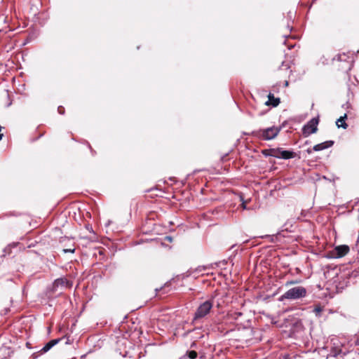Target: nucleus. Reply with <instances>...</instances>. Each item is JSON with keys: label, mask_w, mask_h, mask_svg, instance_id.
<instances>
[{"label": "nucleus", "mask_w": 359, "mask_h": 359, "mask_svg": "<svg viewBox=\"0 0 359 359\" xmlns=\"http://www.w3.org/2000/svg\"><path fill=\"white\" fill-rule=\"evenodd\" d=\"M306 294V290L302 286L292 287L285 292L280 297V300L283 299H297L304 297Z\"/></svg>", "instance_id": "obj_1"}, {"label": "nucleus", "mask_w": 359, "mask_h": 359, "mask_svg": "<svg viewBox=\"0 0 359 359\" xmlns=\"http://www.w3.org/2000/svg\"><path fill=\"white\" fill-rule=\"evenodd\" d=\"M280 132L277 127H270L266 129H260L253 132V135L257 138L264 140H271L274 139Z\"/></svg>", "instance_id": "obj_2"}, {"label": "nucleus", "mask_w": 359, "mask_h": 359, "mask_svg": "<svg viewBox=\"0 0 359 359\" xmlns=\"http://www.w3.org/2000/svg\"><path fill=\"white\" fill-rule=\"evenodd\" d=\"M212 306H213V300L212 299H208V300H206L204 302L201 303L198 306V307L195 313L194 319L196 320V319L202 318L205 317L207 314H208L210 313Z\"/></svg>", "instance_id": "obj_3"}, {"label": "nucleus", "mask_w": 359, "mask_h": 359, "mask_svg": "<svg viewBox=\"0 0 359 359\" xmlns=\"http://www.w3.org/2000/svg\"><path fill=\"white\" fill-rule=\"evenodd\" d=\"M350 248L346 245H341L335 247L327 253V257L330 259H339L344 257L348 253Z\"/></svg>", "instance_id": "obj_4"}, {"label": "nucleus", "mask_w": 359, "mask_h": 359, "mask_svg": "<svg viewBox=\"0 0 359 359\" xmlns=\"http://www.w3.org/2000/svg\"><path fill=\"white\" fill-rule=\"evenodd\" d=\"M319 123L318 118H313L302 128V133L304 137L316 133L318 130V125Z\"/></svg>", "instance_id": "obj_5"}, {"label": "nucleus", "mask_w": 359, "mask_h": 359, "mask_svg": "<svg viewBox=\"0 0 359 359\" xmlns=\"http://www.w3.org/2000/svg\"><path fill=\"white\" fill-rule=\"evenodd\" d=\"M334 144L333 141H326L324 142H322L320 144H318L315 145L313 148V149L316 151H321L325 149H327L329 147H331Z\"/></svg>", "instance_id": "obj_6"}, {"label": "nucleus", "mask_w": 359, "mask_h": 359, "mask_svg": "<svg viewBox=\"0 0 359 359\" xmlns=\"http://www.w3.org/2000/svg\"><path fill=\"white\" fill-rule=\"evenodd\" d=\"M280 103V99L276 98L272 93H269L268 95V101L266 102V105H272L273 107H276Z\"/></svg>", "instance_id": "obj_7"}, {"label": "nucleus", "mask_w": 359, "mask_h": 359, "mask_svg": "<svg viewBox=\"0 0 359 359\" xmlns=\"http://www.w3.org/2000/svg\"><path fill=\"white\" fill-rule=\"evenodd\" d=\"M60 339H53L48 342L41 350V352L42 353H46L48 351H49L53 346L57 344Z\"/></svg>", "instance_id": "obj_8"}, {"label": "nucleus", "mask_w": 359, "mask_h": 359, "mask_svg": "<svg viewBox=\"0 0 359 359\" xmlns=\"http://www.w3.org/2000/svg\"><path fill=\"white\" fill-rule=\"evenodd\" d=\"M279 156H280V158L283 159H290L293 158L295 156V154L293 151L282 149Z\"/></svg>", "instance_id": "obj_9"}, {"label": "nucleus", "mask_w": 359, "mask_h": 359, "mask_svg": "<svg viewBox=\"0 0 359 359\" xmlns=\"http://www.w3.org/2000/svg\"><path fill=\"white\" fill-rule=\"evenodd\" d=\"M346 114H344L343 116H341L337 119L336 124L338 128H343L346 129L348 127V125L345 122V119L346 118Z\"/></svg>", "instance_id": "obj_10"}, {"label": "nucleus", "mask_w": 359, "mask_h": 359, "mask_svg": "<svg viewBox=\"0 0 359 359\" xmlns=\"http://www.w3.org/2000/svg\"><path fill=\"white\" fill-rule=\"evenodd\" d=\"M68 283L67 281L66 280V279L65 278H57L55 280V282L53 283V287L54 289L59 287V286H65V285H67Z\"/></svg>", "instance_id": "obj_11"}, {"label": "nucleus", "mask_w": 359, "mask_h": 359, "mask_svg": "<svg viewBox=\"0 0 359 359\" xmlns=\"http://www.w3.org/2000/svg\"><path fill=\"white\" fill-rule=\"evenodd\" d=\"M282 151V149H272L269 151V155L277 158H280V154Z\"/></svg>", "instance_id": "obj_12"}, {"label": "nucleus", "mask_w": 359, "mask_h": 359, "mask_svg": "<svg viewBox=\"0 0 359 359\" xmlns=\"http://www.w3.org/2000/svg\"><path fill=\"white\" fill-rule=\"evenodd\" d=\"M242 315V313L241 312H237V311H233V312H231L229 316H230V318L234 319V320H236L238 318V317H240Z\"/></svg>", "instance_id": "obj_13"}, {"label": "nucleus", "mask_w": 359, "mask_h": 359, "mask_svg": "<svg viewBox=\"0 0 359 359\" xmlns=\"http://www.w3.org/2000/svg\"><path fill=\"white\" fill-rule=\"evenodd\" d=\"M189 357L191 359H194L197 357V353L194 351H191L189 352Z\"/></svg>", "instance_id": "obj_14"}, {"label": "nucleus", "mask_w": 359, "mask_h": 359, "mask_svg": "<svg viewBox=\"0 0 359 359\" xmlns=\"http://www.w3.org/2000/svg\"><path fill=\"white\" fill-rule=\"evenodd\" d=\"M316 315H318L322 311V309L320 306L316 307L313 311Z\"/></svg>", "instance_id": "obj_15"}, {"label": "nucleus", "mask_w": 359, "mask_h": 359, "mask_svg": "<svg viewBox=\"0 0 359 359\" xmlns=\"http://www.w3.org/2000/svg\"><path fill=\"white\" fill-rule=\"evenodd\" d=\"M341 352V351L339 350L338 351H332V354H333L332 355L334 357H337Z\"/></svg>", "instance_id": "obj_16"}, {"label": "nucleus", "mask_w": 359, "mask_h": 359, "mask_svg": "<svg viewBox=\"0 0 359 359\" xmlns=\"http://www.w3.org/2000/svg\"><path fill=\"white\" fill-rule=\"evenodd\" d=\"M58 112L60 114H64V108L62 107H59L58 109Z\"/></svg>", "instance_id": "obj_17"}, {"label": "nucleus", "mask_w": 359, "mask_h": 359, "mask_svg": "<svg viewBox=\"0 0 359 359\" xmlns=\"http://www.w3.org/2000/svg\"><path fill=\"white\" fill-rule=\"evenodd\" d=\"M64 252H74V249H73V250H71V249H65V250H64Z\"/></svg>", "instance_id": "obj_18"}, {"label": "nucleus", "mask_w": 359, "mask_h": 359, "mask_svg": "<svg viewBox=\"0 0 359 359\" xmlns=\"http://www.w3.org/2000/svg\"><path fill=\"white\" fill-rule=\"evenodd\" d=\"M342 56H344H344H345V55H338V58H337V60H340V61H341V60H343L344 59L342 58Z\"/></svg>", "instance_id": "obj_19"}, {"label": "nucleus", "mask_w": 359, "mask_h": 359, "mask_svg": "<svg viewBox=\"0 0 359 359\" xmlns=\"http://www.w3.org/2000/svg\"><path fill=\"white\" fill-rule=\"evenodd\" d=\"M241 205H242V208H243V209H246V208H246L245 202H243Z\"/></svg>", "instance_id": "obj_20"}, {"label": "nucleus", "mask_w": 359, "mask_h": 359, "mask_svg": "<svg viewBox=\"0 0 359 359\" xmlns=\"http://www.w3.org/2000/svg\"><path fill=\"white\" fill-rule=\"evenodd\" d=\"M288 84H289V83H288V81H285V87L288 86Z\"/></svg>", "instance_id": "obj_21"}, {"label": "nucleus", "mask_w": 359, "mask_h": 359, "mask_svg": "<svg viewBox=\"0 0 359 359\" xmlns=\"http://www.w3.org/2000/svg\"><path fill=\"white\" fill-rule=\"evenodd\" d=\"M166 239H168V241H172V238L171 237H169V236H167L166 237Z\"/></svg>", "instance_id": "obj_22"}, {"label": "nucleus", "mask_w": 359, "mask_h": 359, "mask_svg": "<svg viewBox=\"0 0 359 359\" xmlns=\"http://www.w3.org/2000/svg\"><path fill=\"white\" fill-rule=\"evenodd\" d=\"M355 344L357 345H359V338L357 339V341H355Z\"/></svg>", "instance_id": "obj_23"}]
</instances>
